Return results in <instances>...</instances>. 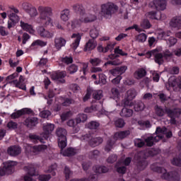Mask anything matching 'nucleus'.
I'll return each mask as SVG.
<instances>
[{"label":"nucleus","mask_w":181,"mask_h":181,"mask_svg":"<svg viewBox=\"0 0 181 181\" xmlns=\"http://www.w3.org/2000/svg\"><path fill=\"white\" fill-rule=\"evenodd\" d=\"M67 76L66 71H60V72H54L51 75V78L52 80H57L58 81H62V83H65L66 80H64V77Z\"/></svg>","instance_id":"14"},{"label":"nucleus","mask_w":181,"mask_h":181,"mask_svg":"<svg viewBox=\"0 0 181 181\" xmlns=\"http://www.w3.org/2000/svg\"><path fill=\"white\" fill-rule=\"evenodd\" d=\"M125 97L129 100H134L136 97V92L134 89H129L127 91V95Z\"/></svg>","instance_id":"46"},{"label":"nucleus","mask_w":181,"mask_h":181,"mask_svg":"<svg viewBox=\"0 0 181 181\" xmlns=\"http://www.w3.org/2000/svg\"><path fill=\"white\" fill-rule=\"evenodd\" d=\"M141 26L143 29H151L152 25H151V22L148 19H144L141 23Z\"/></svg>","instance_id":"49"},{"label":"nucleus","mask_w":181,"mask_h":181,"mask_svg":"<svg viewBox=\"0 0 181 181\" xmlns=\"http://www.w3.org/2000/svg\"><path fill=\"white\" fill-rule=\"evenodd\" d=\"M147 37L148 36L146 35V34L141 33L137 35L136 40H138V42H141L142 43H144V42L146 41Z\"/></svg>","instance_id":"61"},{"label":"nucleus","mask_w":181,"mask_h":181,"mask_svg":"<svg viewBox=\"0 0 181 181\" xmlns=\"http://www.w3.org/2000/svg\"><path fill=\"white\" fill-rule=\"evenodd\" d=\"M66 71H68L69 74H74L78 71V66L75 64H71L66 68Z\"/></svg>","instance_id":"37"},{"label":"nucleus","mask_w":181,"mask_h":181,"mask_svg":"<svg viewBox=\"0 0 181 181\" xmlns=\"http://www.w3.org/2000/svg\"><path fill=\"white\" fill-rule=\"evenodd\" d=\"M108 170H109L108 168L104 165H96L95 167V173H107Z\"/></svg>","instance_id":"38"},{"label":"nucleus","mask_w":181,"mask_h":181,"mask_svg":"<svg viewBox=\"0 0 181 181\" xmlns=\"http://www.w3.org/2000/svg\"><path fill=\"white\" fill-rule=\"evenodd\" d=\"M134 111L136 112H139V111H144L145 110V104L141 100H139L135 103L134 106Z\"/></svg>","instance_id":"32"},{"label":"nucleus","mask_w":181,"mask_h":181,"mask_svg":"<svg viewBox=\"0 0 181 181\" xmlns=\"http://www.w3.org/2000/svg\"><path fill=\"white\" fill-rule=\"evenodd\" d=\"M165 112H166V109L164 110L159 106H157V108H156V114L158 117H163V115H165Z\"/></svg>","instance_id":"55"},{"label":"nucleus","mask_w":181,"mask_h":181,"mask_svg":"<svg viewBox=\"0 0 181 181\" xmlns=\"http://www.w3.org/2000/svg\"><path fill=\"white\" fill-rule=\"evenodd\" d=\"M37 11L39 12V17L35 19V22L47 28V26L52 23V18H50V16H53L52 7L40 6L37 8Z\"/></svg>","instance_id":"1"},{"label":"nucleus","mask_w":181,"mask_h":181,"mask_svg":"<svg viewBox=\"0 0 181 181\" xmlns=\"http://www.w3.org/2000/svg\"><path fill=\"white\" fill-rule=\"evenodd\" d=\"M22 153V148L19 146H11L7 148V153L10 156H18Z\"/></svg>","instance_id":"10"},{"label":"nucleus","mask_w":181,"mask_h":181,"mask_svg":"<svg viewBox=\"0 0 181 181\" xmlns=\"http://www.w3.org/2000/svg\"><path fill=\"white\" fill-rule=\"evenodd\" d=\"M156 155H158V151L153 148L141 151L137 153V161L136 162L137 170L139 172L145 170L148 165V160H146L147 158H151Z\"/></svg>","instance_id":"2"},{"label":"nucleus","mask_w":181,"mask_h":181,"mask_svg":"<svg viewBox=\"0 0 181 181\" xmlns=\"http://www.w3.org/2000/svg\"><path fill=\"white\" fill-rule=\"evenodd\" d=\"M71 39H75L74 42L71 45V47L74 52H76V50H77V47L80 46L81 35L80 33H74L71 35Z\"/></svg>","instance_id":"12"},{"label":"nucleus","mask_w":181,"mask_h":181,"mask_svg":"<svg viewBox=\"0 0 181 181\" xmlns=\"http://www.w3.org/2000/svg\"><path fill=\"white\" fill-rule=\"evenodd\" d=\"M117 159H118V156H117V155L112 154L107 159V163H114L115 162H117Z\"/></svg>","instance_id":"62"},{"label":"nucleus","mask_w":181,"mask_h":181,"mask_svg":"<svg viewBox=\"0 0 181 181\" xmlns=\"http://www.w3.org/2000/svg\"><path fill=\"white\" fill-rule=\"evenodd\" d=\"M86 138H88L86 141H88V144L90 146H92V148H95V146H98V145H101L103 144V138L101 137H95V138H91V134H86L84 139Z\"/></svg>","instance_id":"9"},{"label":"nucleus","mask_w":181,"mask_h":181,"mask_svg":"<svg viewBox=\"0 0 181 181\" xmlns=\"http://www.w3.org/2000/svg\"><path fill=\"white\" fill-rule=\"evenodd\" d=\"M178 87V88L181 89V77L178 78L177 79L174 78L173 81L170 79L168 83L165 84V87L167 90H170V87Z\"/></svg>","instance_id":"17"},{"label":"nucleus","mask_w":181,"mask_h":181,"mask_svg":"<svg viewBox=\"0 0 181 181\" xmlns=\"http://www.w3.org/2000/svg\"><path fill=\"white\" fill-rule=\"evenodd\" d=\"M177 148L178 151H180V153L177 157H175L173 158V160H171V163L174 166H181V142H179L177 144Z\"/></svg>","instance_id":"21"},{"label":"nucleus","mask_w":181,"mask_h":181,"mask_svg":"<svg viewBox=\"0 0 181 181\" xmlns=\"http://www.w3.org/2000/svg\"><path fill=\"white\" fill-rule=\"evenodd\" d=\"M42 129L44 133L42 134V138L36 135V134H30L29 138L34 144H37V142H41V144H46L50 134L54 130V125L52 123H45L43 124Z\"/></svg>","instance_id":"4"},{"label":"nucleus","mask_w":181,"mask_h":181,"mask_svg":"<svg viewBox=\"0 0 181 181\" xmlns=\"http://www.w3.org/2000/svg\"><path fill=\"white\" fill-rule=\"evenodd\" d=\"M24 125L28 127V128H33V127H36V125H37V118H27L25 120Z\"/></svg>","instance_id":"23"},{"label":"nucleus","mask_w":181,"mask_h":181,"mask_svg":"<svg viewBox=\"0 0 181 181\" xmlns=\"http://www.w3.org/2000/svg\"><path fill=\"white\" fill-rule=\"evenodd\" d=\"M146 56L148 59H151L152 56L154 57V62L158 66H162L163 63H165V57H163V54L162 52H159V49H154L146 52Z\"/></svg>","instance_id":"7"},{"label":"nucleus","mask_w":181,"mask_h":181,"mask_svg":"<svg viewBox=\"0 0 181 181\" xmlns=\"http://www.w3.org/2000/svg\"><path fill=\"white\" fill-rule=\"evenodd\" d=\"M9 21H11L12 22H14L16 23H18L20 21L19 16L15 13H10L8 14Z\"/></svg>","instance_id":"41"},{"label":"nucleus","mask_w":181,"mask_h":181,"mask_svg":"<svg viewBox=\"0 0 181 181\" xmlns=\"http://www.w3.org/2000/svg\"><path fill=\"white\" fill-rule=\"evenodd\" d=\"M56 169H57V164H52L45 171V173H51L53 176H56Z\"/></svg>","instance_id":"43"},{"label":"nucleus","mask_w":181,"mask_h":181,"mask_svg":"<svg viewBox=\"0 0 181 181\" xmlns=\"http://www.w3.org/2000/svg\"><path fill=\"white\" fill-rule=\"evenodd\" d=\"M151 170L156 173H163L162 179L168 181H180V175L176 171L168 172L166 169L158 166V163H154L151 165Z\"/></svg>","instance_id":"3"},{"label":"nucleus","mask_w":181,"mask_h":181,"mask_svg":"<svg viewBox=\"0 0 181 181\" xmlns=\"http://www.w3.org/2000/svg\"><path fill=\"white\" fill-rule=\"evenodd\" d=\"M115 144V141H112L111 139H109L105 147V152H110L111 149H112V147L114 146Z\"/></svg>","instance_id":"44"},{"label":"nucleus","mask_w":181,"mask_h":181,"mask_svg":"<svg viewBox=\"0 0 181 181\" xmlns=\"http://www.w3.org/2000/svg\"><path fill=\"white\" fill-rule=\"evenodd\" d=\"M165 113L168 115V116L170 118V124L173 125H176V115L177 112L176 110H171L170 108L166 107L165 108Z\"/></svg>","instance_id":"18"},{"label":"nucleus","mask_w":181,"mask_h":181,"mask_svg":"<svg viewBox=\"0 0 181 181\" xmlns=\"http://www.w3.org/2000/svg\"><path fill=\"white\" fill-rule=\"evenodd\" d=\"M127 69L128 67H127V66H117L113 69L110 70V73L115 76H121L122 74H124L125 71H127Z\"/></svg>","instance_id":"16"},{"label":"nucleus","mask_w":181,"mask_h":181,"mask_svg":"<svg viewBox=\"0 0 181 181\" xmlns=\"http://www.w3.org/2000/svg\"><path fill=\"white\" fill-rule=\"evenodd\" d=\"M47 45V42L42 41L41 40H35L31 46H40V47H45V46Z\"/></svg>","instance_id":"48"},{"label":"nucleus","mask_w":181,"mask_h":181,"mask_svg":"<svg viewBox=\"0 0 181 181\" xmlns=\"http://www.w3.org/2000/svg\"><path fill=\"white\" fill-rule=\"evenodd\" d=\"M98 77H99L98 83H101V84L107 83V76L104 74L99 73Z\"/></svg>","instance_id":"53"},{"label":"nucleus","mask_w":181,"mask_h":181,"mask_svg":"<svg viewBox=\"0 0 181 181\" xmlns=\"http://www.w3.org/2000/svg\"><path fill=\"white\" fill-rule=\"evenodd\" d=\"M24 170L28 172L29 176H36V168H35V165L29 164L27 166L24 167Z\"/></svg>","instance_id":"27"},{"label":"nucleus","mask_w":181,"mask_h":181,"mask_svg":"<svg viewBox=\"0 0 181 181\" xmlns=\"http://www.w3.org/2000/svg\"><path fill=\"white\" fill-rule=\"evenodd\" d=\"M88 116L86 114L80 113L77 115L76 118V124H81V122H86L87 121Z\"/></svg>","instance_id":"34"},{"label":"nucleus","mask_w":181,"mask_h":181,"mask_svg":"<svg viewBox=\"0 0 181 181\" xmlns=\"http://www.w3.org/2000/svg\"><path fill=\"white\" fill-rule=\"evenodd\" d=\"M20 26L23 29V30H25L26 32H32V30H33V27L32 25L23 21L20 22Z\"/></svg>","instance_id":"35"},{"label":"nucleus","mask_w":181,"mask_h":181,"mask_svg":"<svg viewBox=\"0 0 181 181\" xmlns=\"http://www.w3.org/2000/svg\"><path fill=\"white\" fill-rule=\"evenodd\" d=\"M47 149V146L45 144L34 146H27L25 148L26 153H30V155H36L37 152H42V151H45Z\"/></svg>","instance_id":"8"},{"label":"nucleus","mask_w":181,"mask_h":181,"mask_svg":"<svg viewBox=\"0 0 181 181\" xmlns=\"http://www.w3.org/2000/svg\"><path fill=\"white\" fill-rule=\"evenodd\" d=\"M58 146L61 151H63L67 146V137H65V139H58Z\"/></svg>","instance_id":"40"},{"label":"nucleus","mask_w":181,"mask_h":181,"mask_svg":"<svg viewBox=\"0 0 181 181\" xmlns=\"http://www.w3.org/2000/svg\"><path fill=\"white\" fill-rule=\"evenodd\" d=\"M89 35L92 39L91 40H95V39H97L98 37V35H100V33L98 32V30L97 28H93L90 30Z\"/></svg>","instance_id":"45"},{"label":"nucleus","mask_w":181,"mask_h":181,"mask_svg":"<svg viewBox=\"0 0 181 181\" xmlns=\"http://www.w3.org/2000/svg\"><path fill=\"white\" fill-rule=\"evenodd\" d=\"M73 10L76 13H79L81 16L84 15V13L86 11L84 10V7H83V5L76 4L73 6Z\"/></svg>","instance_id":"31"},{"label":"nucleus","mask_w":181,"mask_h":181,"mask_svg":"<svg viewBox=\"0 0 181 181\" xmlns=\"http://www.w3.org/2000/svg\"><path fill=\"white\" fill-rule=\"evenodd\" d=\"M56 135L58 136V139H65V138H67V130L62 127H59L57 129Z\"/></svg>","instance_id":"28"},{"label":"nucleus","mask_w":181,"mask_h":181,"mask_svg":"<svg viewBox=\"0 0 181 181\" xmlns=\"http://www.w3.org/2000/svg\"><path fill=\"white\" fill-rule=\"evenodd\" d=\"M95 47H97V41L95 40H88L84 46L83 52H91V50H94Z\"/></svg>","instance_id":"19"},{"label":"nucleus","mask_w":181,"mask_h":181,"mask_svg":"<svg viewBox=\"0 0 181 181\" xmlns=\"http://www.w3.org/2000/svg\"><path fill=\"white\" fill-rule=\"evenodd\" d=\"M60 18L64 22H67L70 19V10L66 8L62 11Z\"/></svg>","instance_id":"30"},{"label":"nucleus","mask_w":181,"mask_h":181,"mask_svg":"<svg viewBox=\"0 0 181 181\" xmlns=\"http://www.w3.org/2000/svg\"><path fill=\"white\" fill-rule=\"evenodd\" d=\"M110 98L113 100H118L119 98V90L117 88H112L111 89Z\"/></svg>","instance_id":"39"},{"label":"nucleus","mask_w":181,"mask_h":181,"mask_svg":"<svg viewBox=\"0 0 181 181\" xmlns=\"http://www.w3.org/2000/svg\"><path fill=\"white\" fill-rule=\"evenodd\" d=\"M93 98H94V100H101V98H103V90H99L94 91Z\"/></svg>","instance_id":"50"},{"label":"nucleus","mask_w":181,"mask_h":181,"mask_svg":"<svg viewBox=\"0 0 181 181\" xmlns=\"http://www.w3.org/2000/svg\"><path fill=\"white\" fill-rule=\"evenodd\" d=\"M73 103H74V100L70 98H65L62 104L64 107H69L71 104H73Z\"/></svg>","instance_id":"54"},{"label":"nucleus","mask_w":181,"mask_h":181,"mask_svg":"<svg viewBox=\"0 0 181 181\" xmlns=\"http://www.w3.org/2000/svg\"><path fill=\"white\" fill-rule=\"evenodd\" d=\"M170 26L172 28H177V29H180L181 28V16H176L172 18L170 21Z\"/></svg>","instance_id":"24"},{"label":"nucleus","mask_w":181,"mask_h":181,"mask_svg":"<svg viewBox=\"0 0 181 181\" xmlns=\"http://www.w3.org/2000/svg\"><path fill=\"white\" fill-rule=\"evenodd\" d=\"M151 4L157 11H165L166 9V0H154Z\"/></svg>","instance_id":"15"},{"label":"nucleus","mask_w":181,"mask_h":181,"mask_svg":"<svg viewBox=\"0 0 181 181\" xmlns=\"http://www.w3.org/2000/svg\"><path fill=\"white\" fill-rule=\"evenodd\" d=\"M133 114L134 110L127 107H123L120 112V115L124 118H129L130 117H132Z\"/></svg>","instance_id":"26"},{"label":"nucleus","mask_w":181,"mask_h":181,"mask_svg":"<svg viewBox=\"0 0 181 181\" xmlns=\"http://www.w3.org/2000/svg\"><path fill=\"white\" fill-rule=\"evenodd\" d=\"M100 127V123L95 121H91L88 124V128L89 129H97Z\"/></svg>","instance_id":"52"},{"label":"nucleus","mask_w":181,"mask_h":181,"mask_svg":"<svg viewBox=\"0 0 181 181\" xmlns=\"http://www.w3.org/2000/svg\"><path fill=\"white\" fill-rule=\"evenodd\" d=\"M130 134L131 132L129 130L116 132L114 135V139H115V141H117V139H124V138H127V136Z\"/></svg>","instance_id":"22"},{"label":"nucleus","mask_w":181,"mask_h":181,"mask_svg":"<svg viewBox=\"0 0 181 181\" xmlns=\"http://www.w3.org/2000/svg\"><path fill=\"white\" fill-rule=\"evenodd\" d=\"M7 128L8 129H16L18 128V123L11 120L7 123Z\"/></svg>","instance_id":"60"},{"label":"nucleus","mask_w":181,"mask_h":181,"mask_svg":"<svg viewBox=\"0 0 181 181\" xmlns=\"http://www.w3.org/2000/svg\"><path fill=\"white\" fill-rule=\"evenodd\" d=\"M83 73V76H86L87 73L88 72V63H82L81 67L80 69V72Z\"/></svg>","instance_id":"51"},{"label":"nucleus","mask_w":181,"mask_h":181,"mask_svg":"<svg viewBox=\"0 0 181 181\" xmlns=\"http://www.w3.org/2000/svg\"><path fill=\"white\" fill-rule=\"evenodd\" d=\"M160 139H163V135L151 136L145 139L147 146H153V142H159Z\"/></svg>","instance_id":"13"},{"label":"nucleus","mask_w":181,"mask_h":181,"mask_svg":"<svg viewBox=\"0 0 181 181\" xmlns=\"http://www.w3.org/2000/svg\"><path fill=\"white\" fill-rule=\"evenodd\" d=\"M64 173L65 175L66 180H69V179H70V176L73 174L71 170H70V168L67 166H65Z\"/></svg>","instance_id":"59"},{"label":"nucleus","mask_w":181,"mask_h":181,"mask_svg":"<svg viewBox=\"0 0 181 181\" xmlns=\"http://www.w3.org/2000/svg\"><path fill=\"white\" fill-rule=\"evenodd\" d=\"M97 20V16L93 14H86V12L82 14L80 19H74L71 21V29H76L77 26H80L81 23H90V22H94V21Z\"/></svg>","instance_id":"6"},{"label":"nucleus","mask_w":181,"mask_h":181,"mask_svg":"<svg viewBox=\"0 0 181 181\" xmlns=\"http://www.w3.org/2000/svg\"><path fill=\"white\" fill-rule=\"evenodd\" d=\"M60 153H62L63 156H74V155H76V151H74V148L69 147L66 150H61Z\"/></svg>","instance_id":"29"},{"label":"nucleus","mask_w":181,"mask_h":181,"mask_svg":"<svg viewBox=\"0 0 181 181\" xmlns=\"http://www.w3.org/2000/svg\"><path fill=\"white\" fill-rule=\"evenodd\" d=\"M37 33L40 36L44 37V39H52L54 36L53 33H50L49 30H45L43 26L38 28Z\"/></svg>","instance_id":"11"},{"label":"nucleus","mask_w":181,"mask_h":181,"mask_svg":"<svg viewBox=\"0 0 181 181\" xmlns=\"http://www.w3.org/2000/svg\"><path fill=\"white\" fill-rule=\"evenodd\" d=\"M118 6L112 2H107L101 5V13L106 19H110L114 13L118 12Z\"/></svg>","instance_id":"5"},{"label":"nucleus","mask_w":181,"mask_h":181,"mask_svg":"<svg viewBox=\"0 0 181 181\" xmlns=\"http://www.w3.org/2000/svg\"><path fill=\"white\" fill-rule=\"evenodd\" d=\"M134 145L137 148H143V146H145V141H142L141 139H136L134 140Z\"/></svg>","instance_id":"56"},{"label":"nucleus","mask_w":181,"mask_h":181,"mask_svg":"<svg viewBox=\"0 0 181 181\" xmlns=\"http://www.w3.org/2000/svg\"><path fill=\"white\" fill-rule=\"evenodd\" d=\"M18 76H19V74L16 72L8 76L6 78V81L7 83H13L14 84H16V81H18V80H15L16 77H18Z\"/></svg>","instance_id":"36"},{"label":"nucleus","mask_w":181,"mask_h":181,"mask_svg":"<svg viewBox=\"0 0 181 181\" xmlns=\"http://www.w3.org/2000/svg\"><path fill=\"white\" fill-rule=\"evenodd\" d=\"M134 76L136 78H142L146 76V70L144 69V68H141L135 71Z\"/></svg>","instance_id":"33"},{"label":"nucleus","mask_w":181,"mask_h":181,"mask_svg":"<svg viewBox=\"0 0 181 181\" xmlns=\"http://www.w3.org/2000/svg\"><path fill=\"white\" fill-rule=\"evenodd\" d=\"M66 43H67V41L62 37H56L54 39V46L58 50H60L62 47H64Z\"/></svg>","instance_id":"20"},{"label":"nucleus","mask_w":181,"mask_h":181,"mask_svg":"<svg viewBox=\"0 0 181 181\" xmlns=\"http://www.w3.org/2000/svg\"><path fill=\"white\" fill-rule=\"evenodd\" d=\"M62 63L65 64H71L73 63V57H65L62 59Z\"/></svg>","instance_id":"64"},{"label":"nucleus","mask_w":181,"mask_h":181,"mask_svg":"<svg viewBox=\"0 0 181 181\" xmlns=\"http://www.w3.org/2000/svg\"><path fill=\"white\" fill-rule=\"evenodd\" d=\"M115 125L117 128H124L125 127V121L124 119L119 118L115 121Z\"/></svg>","instance_id":"47"},{"label":"nucleus","mask_w":181,"mask_h":181,"mask_svg":"<svg viewBox=\"0 0 181 181\" xmlns=\"http://www.w3.org/2000/svg\"><path fill=\"white\" fill-rule=\"evenodd\" d=\"M27 13L30 15V18H36L37 15H39V13L37 12V9H36V7L32 6V7L28 11Z\"/></svg>","instance_id":"42"},{"label":"nucleus","mask_w":181,"mask_h":181,"mask_svg":"<svg viewBox=\"0 0 181 181\" xmlns=\"http://www.w3.org/2000/svg\"><path fill=\"white\" fill-rule=\"evenodd\" d=\"M122 104L124 107H132V100H129L125 96L124 99L122 100Z\"/></svg>","instance_id":"57"},{"label":"nucleus","mask_w":181,"mask_h":181,"mask_svg":"<svg viewBox=\"0 0 181 181\" xmlns=\"http://www.w3.org/2000/svg\"><path fill=\"white\" fill-rule=\"evenodd\" d=\"M18 165V163L15 161H7L4 163V170L8 172H10V173H12V170H13L14 166H16Z\"/></svg>","instance_id":"25"},{"label":"nucleus","mask_w":181,"mask_h":181,"mask_svg":"<svg viewBox=\"0 0 181 181\" xmlns=\"http://www.w3.org/2000/svg\"><path fill=\"white\" fill-rule=\"evenodd\" d=\"M99 155H100V151L98 150H94L90 152L89 158L90 159H97Z\"/></svg>","instance_id":"58"},{"label":"nucleus","mask_w":181,"mask_h":181,"mask_svg":"<svg viewBox=\"0 0 181 181\" xmlns=\"http://www.w3.org/2000/svg\"><path fill=\"white\" fill-rule=\"evenodd\" d=\"M114 52L115 54H119V56H128V53L123 52L122 49H119V47H117Z\"/></svg>","instance_id":"63"}]
</instances>
